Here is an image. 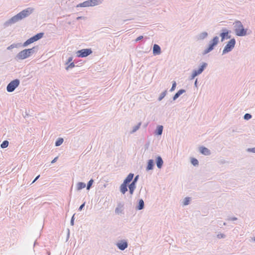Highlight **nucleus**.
<instances>
[{
	"instance_id": "1",
	"label": "nucleus",
	"mask_w": 255,
	"mask_h": 255,
	"mask_svg": "<svg viewBox=\"0 0 255 255\" xmlns=\"http://www.w3.org/2000/svg\"><path fill=\"white\" fill-rule=\"evenodd\" d=\"M34 10V8L32 7H28L25 9H23L15 15L13 16L3 23V26L4 28L11 25L12 24H14L16 22L28 16L31 14Z\"/></svg>"
},
{
	"instance_id": "2",
	"label": "nucleus",
	"mask_w": 255,
	"mask_h": 255,
	"mask_svg": "<svg viewBox=\"0 0 255 255\" xmlns=\"http://www.w3.org/2000/svg\"><path fill=\"white\" fill-rule=\"evenodd\" d=\"M39 49L38 45L33 46L31 48L25 49L18 52L15 57L16 61L22 60L28 58L33 54L36 53Z\"/></svg>"
},
{
	"instance_id": "3",
	"label": "nucleus",
	"mask_w": 255,
	"mask_h": 255,
	"mask_svg": "<svg viewBox=\"0 0 255 255\" xmlns=\"http://www.w3.org/2000/svg\"><path fill=\"white\" fill-rule=\"evenodd\" d=\"M235 32L238 36H245L250 34L251 32H248V29L245 28L242 22L240 20H237L234 23Z\"/></svg>"
},
{
	"instance_id": "4",
	"label": "nucleus",
	"mask_w": 255,
	"mask_h": 255,
	"mask_svg": "<svg viewBox=\"0 0 255 255\" xmlns=\"http://www.w3.org/2000/svg\"><path fill=\"white\" fill-rule=\"evenodd\" d=\"M219 42V38L217 36H214L209 42L208 45L206 48L203 51V55H205L212 50H213L215 47L218 45Z\"/></svg>"
},
{
	"instance_id": "5",
	"label": "nucleus",
	"mask_w": 255,
	"mask_h": 255,
	"mask_svg": "<svg viewBox=\"0 0 255 255\" xmlns=\"http://www.w3.org/2000/svg\"><path fill=\"white\" fill-rule=\"evenodd\" d=\"M236 43V41L234 38L231 39L224 47L222 52V55L226 54L231 52L235 47Z\"/></svg>"
},
{
	"instance_id": "6",
	"label": "nucleus",
	"mask_w": 255,
	"mask_h": 255,
	"mask_svg": "<svg viewBox=\"0 0 255 255\" xmlns=\"http://www.w3.org/2000/svg\"><path fill=\"white\" fill-rule=\"evenodd\" d=\"M20 84V81L18 79L10 81L6 86V90L8 92L11 93L13 92L15 89L18 87Z\"/></svg>"
},
{
	"instance_id": "7",
	"label": "nucleus",
	"mask_w": 255,
	"mask_h": 255,
	"mask_svg": "<svg viewBox=\"0 0 255 255\" xmlns=\"http://www.w3.org/2000/svg\"><path fill=\"white\" fill-rule=\"evenodd\" d=\"M93 51L91 48H86L78 50L76 52V55L78 57H86L92 53Z\"/></svg>"
},
{
	"instance_id": "8",
	"label": "nucleus",
	"mask_w": 255,
	"mask_h": 255,
	"mask_svg": "<svg viewBox=\"0 0 255 255\" xmlns=\"http://www.w3.org/2000/svg\"><path fill=\"white\" fill-rule=\"evenodd\" d=\"M231 33V30L227 29L226 28H223L220 33L221 42H223L225 39H230L231 38V35H230Z\"/></svg>"
},
{
	"instance_id": "9",
	"label": "nucleus",
	"mask_w": 255,
	"mask_h": 255,
	"mask_svg": "<svg viewBox=\"0 0 255 255\" xmlns=\"http://www.w3.org/2000/svg\"><path fill=\"white\" fill-rule=\"evenodd\" d=\"M116 246L119 250L124 251L128 248V243L125 240H121L116 243Z\"/></svg>"
},
{
	"instance_id": "10",
	"label": "nucleus",
	"mask_w": 255,
	"mask_h": 255,
	"mask_svg": "<svg viewBox=\"0 0 255 255\" xmlns=\"http://www.w3.org/2000/svg\"><path fill=\"white\" fill-rule=\"evenodd\" d=\"M154 167V161L153 159H149L147 162L146 171H149L153 169Z\"/></svg>"
},
{
	"instance_id": "11",
	"label": "nucleus",
	"mask_w": 255,
	"mask_h": 255,
	"mask_svg": "<svg viewBox=\"0 0 255 255\" xmlns=\"http://www.w3.org/2000/svg\"><path fill=\"white\" fill-rule=\"evenodd\" d=\"M155 163L158 168L161 169L163 165V160L162 157L158 155L155 158Z\"/></svg>"
},
{
	"instance_id": "12",
	"label": "nucleus",
	"mask_w": 255,
	"mask_h": 255,
	"mask_svg": "<svg viewBox=\"0 0 255 255\" xmlns=\"http://www.w3.org/2000/svg\"><path fill=\"white\" fill-rule=\"evenodd\" d=\"M152 53L154 55H159L161 53V48L158 44L153 45Z\"/></svg>"
},
{
	"instance_id": "13",
	"label": "nucleus",
	"mask_w": 255,
	"mask_h": 255,
	"mask_svg": "<svg viewBox=\"0 0 255 255\" xmlns=\"http://www.w3.org/2000/svg\"><path fill=\"white\" fill-rule=\"evenodd\" d=\"M144 208V202L142 199H139L137 200V203L135 207L137 210H141Z\"/></svg>"
},
{
	"instance_id": "14",
	"label": "nucleus",
	"mask_w": 255,
	"mask_h": 255,
	"mask_svg": "<svg viewBox=\"0 0 255 255\" xmlns=\"http://www.w3.org/2000/svg\"><path fill=\"white\" fill-rule=\"evenodd\" d=\"M200 152L205 155H209L211 154L210 150L205 146H201L199 147Z\"/></svg>"
},
{
	"instance_id": "15",
	"label": "nucleus",
	"mask_w": 255,
	"mask_h": 255,
	"mask_svg": "<svg viewBox=\"0 0 255 255\" xmlns=\"http://www.w3.org/2000/svg\"><path fill=\"white\" fill-rule=\"evenodd\" d=\"M134 177V174L132 173H130L128 174L127 177L124 179V183L128 185L130 184V182H132V180Z\"/></svg>"
},
{
	"instance_id": "16",
	"label": "nucleus",
	"mask_w": 255,
	"mask_h": 255,
	"mask_svg": "<svg viewBox=\"0 0 255 255\" xmlns=\"http://www.w3.org/2000/svg\"><path fill=\"white\" fill-rule=\"evenodd\" d=\"M104 0H89V6H94L101 4Z\"/></svg>"
},
{
	"instance_id": "17",
	"label": "nucleus",
	"mask_w": 255,
	"mask_h": 255,
	"mask_svg": "<svg viewBox=\"0 0 255 255\" xmlns=\"http://www.w3.org/2000/svg\"><path fill=\"white\" fill-rule=\"evenodd\" d=\"M186 92L185 90L181 89L178 90L175 95L173 96L172 99L173 101H175L177 98H178L182 94Z\"/></svg>"
},
{
	"instance_id": "18",
	"label": "nucleus",
	"mask_w": 255,
	"mask_h": 255,
	"mask_svg": "<svg viewBox=\"0 0 255 255\" xmlns=\"http://www.w3.org/2000/svg\"><path fill=\"white\" fill-rule=\"evenodd\" d=\"M163 127L162 125H158L154 131V133L157 135H161L163 132Z\"/></svg>"
},
{
	"instance_id": "19",
	"label": "nucleus",
	"mask_w": 255,
	"mask_h": 255,
	"mask_svg": "<svg viewBox=\"0 0 255 255\" xmlns=\"http://www.w3.org/2000/svg\"><path fill=\"white\" fill-rule=\"evenodd\" d=\"M128 185L125 183H123L120 187V192L123 194H125L128 191Z\"/></svg>"
},
{
	"instance_id": "20",
	"label": "nucleus",
	"mask_w": 255,
	"mask_h": 255,
	"mask_svg": "<svg viewBox=\"0 0 255 255\" xmlns=\"http://www.w3.org/2000/svg\"><path fill=\"white\" fill-rule=\"evenodd\" d=\"M44 33L43 32L38 33L31 37L33 39L34 42H35L42 38L44 35Z\"/></svg>"
},
{
	"instance_id": "21",
	"label": "nucleus",
	"mask_w": 255,
	"mask_h": 255,
	"mask_svg": "<svg viewBox=\"0 0 255 255\" xmlns=\"http://www.w3.org/2000/svg\"><path fill=\"white\" fill-rule=\"evenodd\" d=\"M136 184L135 183L131 182L130 184H128V187L129 188V192L130 195H132L134 190L136 188Z\"/></svg>"
},
{
	"instance_id": "22",
	"label": "nucleus",
	"mask_w": 255,
	"mask_h": 255,
	"mask_svg": "<svg viewBox=\"0 0 255 255\" xmlns=\"http://www.w3.org/2000/svg\"><path fill=\"white\" fill-rule=\"evenodd\" d=\"M208 36V32L206 31L202 32L197 35V39L198 40H203L207 38Z\"/></svg>"
},
{
	"instance_id": "23",
	"label": "nucleus",
	"mask_w": 255,
	"mask_h": 255,
	"mask_svg": "<svg viewBox=\"0 0 255 255\" xmlns=\"http://www.w3.org/2000/svg\"><path fill=\"white\" fill-rule=\"evenodd\" d=\"M33 42H34L33 39L32 38V37H31L30 38H29V39L26 40L23 44L21 43V46H22L23 47H26L28 45H29V44L32 43Z\"/></svg>"
},
{
	"instance_id": "24",
	"label": "nucleus",
	"mask_w": 255,
	"mask_h": 255,
	"mask_svg": "<svg viewBox=\"0 0 255 255\" xmlns=\"http://www.w3.org/2000/svg\"><path fill=\"white\" fill-rule=\"evenodd\" d=\"M123 205H122L121 203L118 204V207L115 209V213L117 214L123 213Z\"/></svg>"
},
{
	"instance_id": "25",
	"label": "nucleus",
	"mask_w": 255,
	"mask_h": 255,
	"mask_svg": "<svg viewBox=\"0 0 255 255\" xmlns=\"http://www.w3.org/2000/svg\"><path fill=\"white\" fill-rule=\"evenodd\" d=\"M208 63L206 62H202L198 67V69H199L202 72L205 70V69L207 67Z\"/></svg>"
},
{
	"instance_id": "26",
	"label": "nucleus",
	"mask_w": 255,
	"mask_h": 255,
	"mask_svg": "<svg viewBox=\"0 0 255 255\" xmlns=\"http://www.w3.org/2000/svg\"><path fill=\"white\" fill-rule=\"evenodd\" d=\"M89 0H86L84 1L83 2L80 3L76 5V7H89Z\"/></svg>"
},
{
	"instance_id": "27",
	"label": "nucleus",
	"mask_w": 255,
	"mask_h": 255,
	"mask_svg": "<svg viewBox=\"0 0 255 255\" xmlns=\"http://www.w3.org/2000/svg\"><path fill=\"white\" fill-rule=\"evenodd\" d=\"M20 46H21V43H13V44H11L10 46H9L7 48V49L10 50L15 47L17 48V47H19Z\"/></svg>"
},
{
	"instance_id": "28",
	"label": "nucleus",
	"mask_w": 255,
	"mask_h": 255,
	"mask_svg": "<svg viewBox=\"0 0 255 255\" xmlns=\"http://www.w3.org/2000/svg\"><path fill=\"white\" fill-rule=\"evenodd\" d=\"M86 184L84 182H79L77 184V190H81L82 189L86 187Z\"/></svg>"
},
{
	"instance_id": "29",
	"label": "nucleus",
	"mask_w": 255,
	"mask_h": 255,
	"mask_svg": "<svg viewBox=\"0 0 255 255\" xmlns=\"http://www.w3.org/2000/svg\"><path fill=\"white\" fill-rule=\"evenodd\" d=\"M141 125V123L139 122L137 125H136L135 126H134L132 128V130H131L130 131V133L131 134H132V133H134L135 131H136L140 128Z\"/></svg>"
},
{
	"instance_id": "30",
	"label": "nucleus",
	"mask_w": 255,
	"mask_h": 255,
	"mask_svg": "<svg viewBox=\"0 0 255 255\" xmlns=\"http://www.w3.org/2000/svg\"><path fill=\"white\" fill-rule=\"evenodd\" d=\"M63 141H64V139L63 138L59 137L56 140V141L55 142V145L56 146H59L62 144Z\"/></svg>"
},
{
	"instance_id": "31",
	"label": "nucleus",
	"mask_w": 255,
	"mask_h": 255,
	"mask_svg": "<svg viewBox=\"0 0 255 255\" xmlns=\"http://www.w3.org/2000/svg\"><path fill=\"white\" fill-rule=\"evenodd\" d=\"M190 161H191V163L194 166H197L199 165L198 160L194 157H192L191 158Z\"/></svg>"
},
{
	"instance_id": "32",
	"label": "nucleus",
	"mask_w": 255,
	"mask_h": 255,
	"mask_svg": "<svg viewBox=\"0 0 255 255\" xmlns=\"http://www.w3.org/2000/svg\"><path fill=\"white\" fill-rule=\"evenodd\" d=\"M166 94H167V90H165L164 91H163V92H162L160 94V96H159V97L158 98V100L159 101H161L165 97Z\"/></svg>"
},
{
	"instance_id": "33",
	"label": "nucleus",
	"mask_w": 255,
	"mask_h": 255,
	"mask_svg": "<svg viewBox=\"0 0 255 255\" xmlns=\"http://www.w3.org/2000/svg\"><path fill=\"white\" fill-rule=\"evenodd\" d=\"M9 142L7 140H5L2 141L0 144V147L2 148H5L8 146Z\"/></svg>"
},
{
	"instance_id": "34",
	"label": "nucleus",
	"mask_w": 255,
	"mask_h": 255,
	"mask_svg": "<svg viewBox=\"0 0 255 255\" xmlns=\"http://www.w3.org/2000/svg\"><path fill=\"white\" fill-rule=\"evenodd\" d=\"M191 200V198L190 197H185L183 200V205L186 206L189 204Z\"/></svg>"
},
{
	"instance_id": "35",
	"label": "nucleus",
	"mask_w": 255,
	"mask_h": 255,
	"mask_svg": "<svg viewBox=\"0 0 255 255\" xmlns=\"http://www.w3.org/2000/svg\"><path fill=\"white\" fill-rule=\"evenodd\" d=\"M94 183V180L91 179L88 182L86 188L87 190H90Z\"/></svg>"
},
{
	"instance_id": "36",
	"label": "nucleus",
	"mask_w": 255,
	"mask_h": 255,
	"mask_svg": "<svg viewBox=\"0 0 255 255\" xmlns=\"http://www.w3.org/2000/svg\"><path fill=\"white\" fill-rule=\"evenodd\" d=\"M75 67V63L71 62L67 65V66L66 67L65 69L66 70H69L70 69H72Z\"/></svg>"
},
{
	"instance_id": "37",
	"label": "nucleus",
	"mask_w": 255,
	"mask_h": 255,
	"mask_svg": "<svg viewBox=\"0 0 255 255\" xmlns=\"http://www.w3.org/2000/svg\"><path fill=\"white\" fill-rule=\"evenodd\" d=\"M252 118V116L249 113H246L244 116V119L246 120H249Z\"/></svg>"
},
{
	"instance_id": "38",
	"label": "nucleus",
	"mask_w": 255,
	"mask_h": 255,
	"mask_svg": "<svg viewBox=\"0 0 255 255\" xmlns=\"http://www.w3.org/2000/svg\"><path fill=\"white\" fill-rule=\"evenodd\" d=\"M177 84L175 81L172 82V85L171 89H170V92H173L175 90Z\"/></svg>"
},
{
	"instance_id": "39",
	"label": "nucleus",
	"mask_w": 255,
	"mask_h": 255,
	"mask_svg": "<svg viewBox=\"0 0 255 255\" xmlns=\"http://www.w3.org/2000/svg\"><path fill=\"white\" fill-rule=\"evenodd\" d=\"M138 179H139V175H137L134 177H133L131 182L136 184Z\"/></svg>"
},
{
	"instance_id": "40",
	"label": "nucleus",
	"mask_w": 255,
	"mask_h": 255,
	"mask_svg": "<svg viewBox=\"0 0 255 255\" xmlns=\"http://www.w3.org/2000/svg\"><path fill=\"white\" fill-rule=\"evenodd\" d=\"M75 215V214H73L70 220V225L71 226H73L74 225Z\"/></svg>"
},
{
	"instance_id": "41",
	"label": "nucleus",
	"mask_w": 255,
	"mask_h": 255,
	"mask_svg": "<svg viewBox=\"0 0 255 255\" xmlns=\"http://www.w3.org/2000/svg\"><path fill=\"white\" fill-rule=\"evenodd\" d=\"M72 60H73V57L72 56L69 57L68 58L65 64L68 65L69 63L72 62Z\"/></svg>"
},
{
	"instance_id": "42",
	"label": "nucleus",
	"mask_w": 255,
	"mask_h": 255,
	"mask_svg": "<svg viewBox=\"0 0 255 255\" xmlns=\"http://www.w3.org/2000/svg\"><path fill=\"white\" fill-rule=\"evenodd\" d=\"M237 220H238V218L235 217H228L227 219V220H228V221H236Z\"/></svg>"
},
{
	"instance_id": "43",
	"label": "nucleus",
	"mask_w": 255,
	"mask_h": 255,
	"mask_svg": "<svg viewBox=\"0 0 255 255\" xmlns=\"http://www.w3.org/2000/svg\"><path fill=\"white\" fill-rule=\"evenodd\" d=\"M248 152H252L253 153H255V147L253 148H249L247 149Z\"/></svg>"
},
{
	"instance_id": "44",
	"label": "nucleus",
	"mask_w": 255,
	"mask_h": 255,
	"mask_svg": "<svg viewBox=\"0 0 255 255\" xmlns=\"http://www.w3.org/2000/svg\"><path fill=\"white\" fill-rule=\"evenodd\" d=\"M85 202H84L83 204H82L80 206V207L78 209V210L80 211H82L83 210V208L85 207Z\"/></svg>"
},
{
	"instance_id": "45",
	"label": "nucleus",
	"mask_w": 255,
	"mask_h": 255,
	"mask_svg": "<svg viewBox=\"0 0 255 255\" xmlns=\"http://www.w3.org/2000/svg\"><path fill=\"white\" fill-rule=\"evenodd\" d=\"M225 237L226 236L224 234H219L217 235V237L219 239L225 238Z\"/></svg>"
},
{
	"instance_id": "46",
	"label": "nucleus",
	"mask_w": 255,
	"mask_h": 255,
	"mask_svg": "<svg viewBox=\"0 0 255 255\" xmlns=\"http://www.w3.org/2000/svg\"><path fill=\"white\" fill-rule=\"evenodd\" d=\"M192 73L195 75L196 76H197L200 75V74L198 73L197 70L196 69H194L192 71Z\"/></svg>"
},
{
	"instance_id": "47",
	"label": "nucleus",
	"mask_w": 255,
	"mask_h": 255,
	"mask_svg": "<svg viewBox=\"0 0 255 255\" xmlns=\"http://www.w3.org/2000/svg\"><path fill=\"white\" fill-rule=\"evenodd\" d=\"M143 38V36L140 35L136 38V39H135V41L137 42V41H140V40H142Z\"/></svg>"
},
{
	"instance_id": "48",
	"label": "nucleus",
	"mask_w": 255,
	"mask_h": 255,
	"mask_svg": "<svg viewBox=\"0 0 255 255\" xmlns=\"http://www.w3.org/2000/svg\"><path fill=\"white\" fill-rule=\"evenodd\" d=\"M196 76L192 73L189 77L190 80H193Z\"/></svg>"
},
{
	"instance_id": "49",
	"label": "nucleus",
	"mask_w": 255,
	"mask_h": 255,
	"mask_svg": "<svg viewBox=\"0 0 255 255\" xmlns=\"http://www.w3.org/2000/svg\"><path fill=\"white\" fill-rule=\"evenodd\" d=\"M58 158V157L57 156L56 157H55L52 161H51V163H54L55 162H56Z\"/></svg>"
},
{
	"instance_id": "50",
	"label": "nucleus",
	"mask_w": 255,
	"mask_h": 255,
	"mask_svg": "<svg viewBox=\"0 0 255 255\" xmlns=\"http://www.w3.org/2000/svg\"><path fill=\"white\" fill-rule=\"evenodd\" d=\"M194 86L196 88H198V79H196L195 80V81L194 82Z\"/></svg>"
},
{
	"instance_id": "51",
	"label": "nucleus",
	"mask_w": 255,
	"mask_h": 255,
	"mask_svg": "<svg viewBox=\"0 0 255 255\" xmlns=\"http://www.w3.org/2000/svg\"><path fill=\"white\" fill-rule=\"evenodd\" d=\"M40 177V175H38L36 177V178L34 179V180L32 181V183L35 182Z\"/></svg>"
},
{
	"instance_id": "52",
	"label": "nucleus",
	"mask_w": 255,
	"mask_h": 255,
	"mask_svg": "<svg viewBox=\"0 0 255 255\" xmlns=\"http://www.w3.org/2000/svg\"><path fill=\"white\" fill-rule=\"evenodd\" d=\"M85 17L84 16H78L76 18V19L77 20H80V19H84Z\"/></svg>"
},
{
	"instance_id": "53",
	"label": "nucleus",
	"mask_w": 255,
	"mask_h": 255,
	"mask_svg": "<svg viewBox=\"0 0 255 255\" xmlns=\"http://www.w3.org/2000/svg\"><path fill=\"white\" fill-rule=\"evenodd\" d=\"M149 145V142L146 143L145 144V149H147L148 148Z\"/></svg>"
},
{
	"instance_id": "54",
	"label": "nucleus",
	"mask_w": 255,
	"mask_h": 255,
	"mask_svg": "<svg viewBox=\"0 0 255 255\" xmlns=\"http://www.w3.org/2000/svg\"><path fill=\"white\" fill-rule=\"evenodd\" d=\"M196 70H197V71L198 72V73H199L200 74H201L202 73V71H201V70H199V69H198H198H196Z\"/></svg>"
},
{
	"instance_id": "55",
	"label": "nucleus",
	"mask_w": 255,
	"mask_h": 255,
	"mask_svg": "<svg viewBox=\"0 0 255 255\" xmlns=\"http://www.w3.org/2000/svg\"><path fill=\"white\" fill-rule=\"evenodd\" d=\"M69 234H70V231L69 229H68V234H67L68 238L69 237Z\"/></svg>"
},
{
	"instance_id": "56",
	"label": "nucleus",
	"mask_w": 255,
	"mask_h": 255,
	"mask_svg": "<svg viewBox=\"0 0 255 255\" xmlns=\"http://www.w3.org/2000/svg\"><path fill=\"white\" fill-rule=\"evenodd\" d=\"M223 225H224V226L226 225V223L225 222H224L223 223Z\"/></svg>"
},
{
	"instance_id": "57",
	"label": "nucleus",
	"mask_w": 255,
	"mask_h": 255,
	"mask_svg": "<svg viewBox=\"0 0 255 255\" xmlns=\"http://www.w3.org/2000/svg\"><path fill=\"white\" fill-rule=\"evenodd\" d=\"M36 244V242H35L34 243V246H35Z\"/></svg>"
},
{
	"instance_id": "58",
	"label": "nucleus",
	"mask_w": 255,
	"mask_h": 255,
	"mask_svg": "<svg viewBox=\"0 0 255 255\" xmlns=\"http://www.w3.org/2000/svg\"><path fill=\"white\" fill-rule=\"evenodd\" d=\"M47 254H48V255H50V252H48Z\"/></svg>"
},
{
	"instance_id": "59",
	"label": "nucleus",
	"mask_w": 255,
	"mask_h": 255,
	"mask_svg": "<svg viewBox=\"0 0 255 255\" xmlns=\"http://www.w3.org/2000/svg\"><path fill=\"white\" fill-rule=\"evenodd\" d=\"M254 241H255V237L254 238Z\"/></svg>"
},
{
	"instance_id": "60",
	"label": "nucleus",
	"mask_w": 255,
	"mask_h": 255,
	"mask_svg": "<svg viewBox=\"0 0 255 255\" xmlns=\"http://www.w3.org/2000/svg\"><path fill=\"white\" fill-rule=\"evenodd\" d=\"M128 20L127 19V20H125L124 21H128Z\"/></svg>"
}]
</instances>
